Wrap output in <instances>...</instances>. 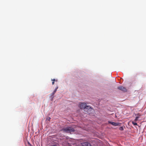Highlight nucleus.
<instances>
[{
	"label": "nucleus",
	"instance_id": "obj_1",
	"mask_svg": "<svg viewBox=\"0 0 146 146\" xmlns=\"http://www.w3.org/2000/svg\"><path fill=\"white\" fill-rule=\"evenodd\" d=\"M80 107L81 109H84L85 112L90 114L93 111V110L90 107L86 106V104L82 103L80 104Z\"/></svg>",
	"mask_w": 146,
	"mask_h": 146
},
{
	"label": "nucleus",
	"instance_id": "obj_2",
	"mask_svg": "<svg viewBox=\"0 0 146 146\" xmlns=\"http://www.w3.org/2000/svg\"><path fill=\"white\" fill-rule=\"evenodd\" d=\"M62 130L68 133L73 132L75 131L74 129L72 127H68L62 129Z\"/></svg>",
	"mask_w": 146,
	"mask_h": 146
},
{
	"label": "nucleus",
	"instance_id": "obj_3",
	"mask_svg": "<svg viewBox=\"0 0 146 146\" xmlns=\"http://www.w3.org/2000/svg\"><path fill=\"white\" fill-rule=\"evenodd\" d=\"M117 89L124 92H125L127 91V90L126 88L123 86H119L118 87Z\"/></svg>",
	"mask_w": 146,
	"mask_h": 146
},
{
	"label": "nucleus",
	"instance_id": "obj_4",
	"mask_svg": "<svg viewBox=\"0 0 146 146\" xmlns=\"http://www.w3.org/2000/svg\"><path fill=\"white\" fill-rule=\"evenodd\" d=\"M109 123L115 126H120L121 123H116L109 121Z\"/></svg>",
	"mask_w": 146,
	"mask_h": 146
},
{
	"label": "nucleus",
	"instance_id": "obj_5",
	"mask_svg": "<svg viewBox=\"0 0 146 146\" xmlns=\"http://www.w3.org/2000/svg\"><path fill=\"white\" fill-rule=\"evenodd\" d=\"M58 86H57V87H56V88H55V89H54L53 92L51 94L50 96H51V97H52V98H53V96L54 95V94H55V93H56V91L58 89Z\"/></svg>",
	"mask_w": 146,
	"mask_h": 146
},
{
	"label": "nucleus",
	"instance_id": "obj_6",
	"mask_svg": "<svg viewBox=\"0 0 146 146\" xmlns=\"http://www.w3.org/2000/svg\"><path fill=\"white\" fill-rule=\"evenodd\" d=\"M119 129L120 131H123V126L119 128Z\"/></svg>",
	"mask_w": 146,
	"mask_h": 146
},
{
	"label": "nucleus",
	"instance_id": "obj_7",
	"mask_svg": "<svg viewBox=\"0 0 146 146\" xmlns=\"http://www.w3.org/2000/svg\"><path fill=\"white\" fill-rule=\"evenodd\" d=\"M132 123L134 125H137V123L136 122H134L133 121H132Z\"/></svg>",
	"mask_w": 146,
	"mask_h": 146
},
{
	"label": "nucleus",
	"instance_id": "obj_8",
	"mask_svg": "<svg viewBox=\"0 0 146 146\" xmlns=\"http://www.w3.org/2000/svg\"><path fill=\"white\" fill-rule=\"evenodd\" d=\"M52 84L53 85L54 83V81H55V79H52Z\"/></svg>",
	"mask_w": 146,
	"mask_h": 146
},
{
	"label": "nucleus",
	"instance_id": "obj_9",
	"mask_svg": "<svg viewBox=\"0 0 146 146\" xmlns=\"http://www.w3.org/2000/svg\"><path fill=\"white\" fill-rule=\"evenodd\" d=\"M50 119H51V118H50V117H48L47 118V119L49 121V120H50Z\"/></svg>",
	"mask_w": 146,
	"mask_h": 146
},
{
	"label": "nucleus",
	"instance_id": "obj_10",
	"mask_svg": "<svg viewBox=\"0 0 146 146\" xmlns=\"http://www.w3.org/2000/svg\"><path fill=\"white\" fill-rule=\"evenodd\" d=\"M137 119V117H136L135 120H136Z\"/></svg>",
	"mask_w": 146,
	"mask_h": 146
},
{
	"label": "nucleus",
	"instance_id": "obj_11",
	"mask_svg": "<svg viewBox=\"0 0 146 146\" xmlns=\"http://www.w3.org/2000/svg\"><path fill=\"white\" fill-rule=\"evenodd\" d=\"M51 146H56L55 145H52Z\"/></svg>",
	"mask_w": 146,
	"mask_h": 146
},
{
	"label": "nucleus",
	"instance_id": "obj_12",
	"mask_svg": "<svg viewBox=\"0 0 146 146\" xmlns=\"http://www.w3.org/2000/svg\"><path fill=\"white\" fill-rule=\"evenodd\" d=\"M137 119L139 118V117L138 116V115L137 114Z\"/></svg>",
	"mask_w": 146,
	"mask_h": 146
},
{
	"label": "nucleus",
	"instance_id": "obj_13",
	"mask_svg": "<svg viewBox=\"0 0 146 146\" xmlns=\"http://www.w3.org/2000/svg\"><path fill=\"white\" fill-rule=\"evenodd\" d=\"M86 112V113H88Z\"/></svg>",
	"mask_w": 146,
	"mask_h": 146
}]
</instances>
